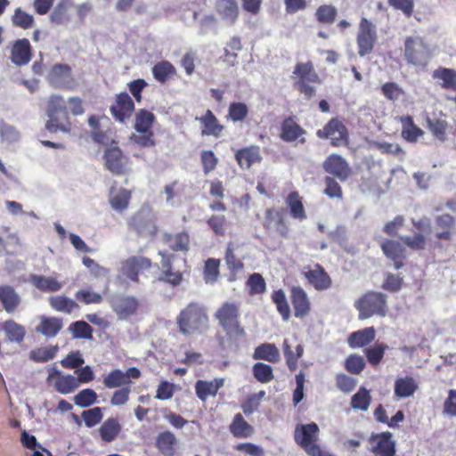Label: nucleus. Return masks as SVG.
<instances>
[{
	"mask_svg": "<svg viewBox=\"0 0 456 456\" xmlns=\"http://www.w3.org/2000/svg\"><path fill=\"white\" fill-rule=\"evenodd\" d=\"M325 170L335 176L345 180L349 175V167L346 160L338 156L332 154L324 162Z\"/></svg>",
	"mask_w": 456,
	"mask_h": 456,
	"instance_id": "23",
	"label": "nucleus"
},
{
	"mask_svg": "<svg viewBox=\"0 0 456 456\" xmlns=\"http://www.w3.org/2000/svg\"><path fill=\"white\" fill-rule=\"evenodd\" d=\"M320 138H328L333 145H340L346 141L347 131L338 119H331L322 129L317 131Z\"/></svg>",
	"mask_w": 456,
	"mask_h": 456,
	"instance_id": "12",
	"label": "nucleus"
},
{
	"mask_svg": "<svg viewBox=\"0 0 456 456\" xmlns=\"http://www.w3.org/2000/svg\"><path fill=\"white\" fill-rule=\"evenodd\" d=\"M143 214V210L136 214L131 221V226L136 231V232L140 236L145 238H152L158 232L155 220L150 214V212L148 213L146 219H144Z\"/></svg>",
	"mask_w": 456,
	"mask_h": 456,
	"instance_id": "16",
	"label": "nucleus"
},
{
	"mask_svg": "<svg viewBox=\"0 0 456 456\" xmlns=\"http://www.w3.org/2000/svg\"><path fill=\"white\" fill-rule=\"evenodd\" d=\"M376 41L375 27L367 19H362L360 22L359 32L357 35V45L359 54L364 56L372 51Z\"/></svg>",
	"mask_w": 456,
	"mask_h": 456,
	"instance_id": "9",
	"label": "nucleus"
},
{
	"mask_svg": "<svg viewBox=\"0 0 456 456\" xmlns=\"http://www.w3.org/2000/svg\"><path fill=\"white\" fill-rule=\"evenodd\" d=\"M253 357L270 362H277L280 360V352L275 345L266 343L255 349Z\"/></svg>",
	"mask_w": 456,
	"mask_h": 456,
	"instance_id": "37",
	"label": "nucleus"
},
{
	"mask_svg": "<svg viewBox=\"0 0 456 456\" xmlns=\"http://www.w3.org/2000/svg\"><path fill=\"white\" fill-rule=\"evenodd\" d=\"M70 6L69 0H63L60 2L53 9L51 14V20L53 22L61 24L67 20L68 12Z\"/></svg>",
	"mask_w": 456,
	"mask_h": 456,
	"instance_id": "56",
	"label": "nucleus"
},
{
	"mask_svg": "<svg viewBox=\"0 0 456 456\" xmlns=\"http://www.w3.org/2000/svg\"><path fill=\"white\" fill-rule=\"evenodd\" d=\"M30 281L37 289L45 293L58 292L65 284L58 279V276L33 275L30 277Z\"/></svg>",
	"mask_w": 456,
	"mask_h": 456,
	"instance_id": "20",
	"label": "nucleus"
},
{
	"mask_svg": "<svg viewBox=\"0 0 456 456\" xmlns=\"http://www.w3.org/2000/svg\"><path fill=\"white\" fill-rule=\"evenodd\" d=\"M428 126L434 136L438 140H444L447 124L440 119H428Z\"/></svg>",
	"mask_w": 456,
	"mask_h": 456,
	"instance_id": "62",
	"label": "nucleus"
},
{
	"mask_svg": "<svg viewBox=\"0 0 456 456\" xmlns=\"http://www.w3.org/2000/svg\"><path fill=\"white\" fill-rule=\"evenodd\" d=\"M202 124L201 134L203 135H213L218 137L224 126L219 124L217 118L214 116L211 110H207L205 115L201 118H197Z\"/></svg>",
	"mask_w": 456,
	"mask_h": 456,
	"instance_id": "30",
	"label": "nucleus"
},
{
	"mask_svg": "<svg viewBox=\"0 0 456 456\" xmlns=\"http://www.w3.org/2000/svg\"><path fill=\"white\" fill-rule=\"evenodd\" d=\"M383 94L390 101H397L403 95V90L395 83H386L381 87Z\"/></svg>",
	"mask_w": 456,
	"mask_h": 456,
	"instance_id": "64",
	"label": "nucleus"
},
{
	"mask_svg": "<svg viewBox=\"0 0 456 456\" xmlns=\"http://www.w3.org/2000/svg\"><path fill=\"white\" fill-rule=\"evenodd\" d=\"M75 115L84 113L82 100L78 97H69L65 100L59 94H53L48 101V120L45 128L51 133L69 134L72 130V124L69 120L67 109Z\"/></svg>",
	"mask_w": 456,
	"mask_h": 456,
	"instance_id": "1",
	"label": "nucleus"
},
{
	"mask_svg": "<svg viewBox=\"0 0 456 456\" xmlns=\"http://www.w3.org/2000/svg\"><path fill=\"white\" fill-rule=\"evenodd\" d=\"M282 223V214L277 209H267L265 212V225L269 229H279Z\"/></svg>",
	"mask_w": 456,
	"mask_h": 456,
	"instance_id": "63",
	"label": "nucleus"
},
{
	"mask_svg": "<svg viewBox=\"0 0 456 456\" xmlns=\"http://www.w3.org/2000/svg\"><path fill=\"white\" fill-rule=\"evenodd\" d=\"M82 418L86 427H94L97 425L102 419V409L100 407H94L85 411L82 413Z\"/></svg>",
	"mask_w": 456,
	"mask_h": 456,
	"instance_id": "61",
	"label": "nucleus"
},
{
	"mask_svg": "<svg viewBox=\"0 0 456 456\" xmlns=\"http://www.w3.org/2000/svg\"><path fill=\"white\" fill-rule=\"evenodd\" d=\"M418 388L417 380L411 376L397 377L395 380L394 393L398 398L411 397Z\"/></svg>",
	"mask_w": 456,
	"mask_h": 456,
	"instance_id": "21",
	"label": "nucleus"
},
{
	"mask_svg": "<svg viewBox=\"0 0 456 456\" xmlns=\"http://www.w3.org/2000/svg\"><path fill=\"white\" fill-rule=\"evenodd\" d=\"M375 336L376 331L373 327L365 328L352 333L348 338V344L351 347H362L370 343Z\"/></svg>",
	"mask_w": 456,
	"mask_h": 456,
	"instance_id": "34",
	"label": "nucleus"
},
{
	"mask_svg": "<svg viewBox=\"0 0 456 456\" xmlns=\"http://www.w3.org/2000/svg\"><path fill=\"white\" fill-rule=\"evenodd\" d=\"M304 275L306 280L317 290H325L331 286V279L328 273L319 265L305 270Z\"/></svg>",
	"mask_w": 456,
	"mask_h": 456,
	"instance_id": "19",
	"label": "nucleus"
},
{
	"mask_svg": "<svg viewBox=\"0 0 456 456\" xmlns=\"http://www.w3.org/2000/svg\"><path fill=\"white\" fill-rule=\"evenodd\" d=\"M47 383L53 387L58 393L68 395L77 390L78 380L70 374L61 373L55 366H49L47 369Z\"/></svg>",
	"mask_w": 456,
	"mask_h": 456,
	"instance_id": "7",
	"label": "nucleus"
},
{
	"mask_svg": "<svg viewBox=\"0 0 456 456\" xmlns=\"http://www.w3.org/2000/svg\"><path fill=\"white\" fill-rule=\"evenodd\" d=\"M272 299L275 303L277 310L281 314L282 319L288 321L290 316V308L284 291L282 289L273 291Z\"/></svg>",
	"mask_w": 456,
	"mask_h": 456,
	"instance_id": "44",
	"label": "nucleus"
},
{
	"mask_svg": "<svg viewBox=\"0 0 456 456\" xmlns=\"http://www.w3.org/2000/svg\"><path fill=\"white\" fill-rule=\"evenodd\" d=\"M69 330L76 338H92V328L91 326L84 322L78 321L73 322L69 326Z\"/></svg>",
	"mask_w": 456,
	"mask_h": 456,
	"instance_id": "55",
	"label": "nucleus"
},
{
	"mask_svg": "<svg viewBox=\"0 0 456 456\" xmlns=\"http://www.w3.org/2000/svg\"><path fill=\"white\" fill-rule=\"evenodd\" d=\"M176 438L170 431L160 433L156 440V445L164 456H173Z\"/></svg>",
	"mask_w": 456,
	"mask_h": 456,
	"instance_id": "36",
	"label": "nucleus"
},
{
	"mask_svg": "<svg viewBox=\"0 0 456 456\" xmlns=\"http://www.w3.org/2000/svg\"><path fill=\"white\" fill-rule=\"evenodd\" d=\"M402 123V136L409 142H416L424 134V131L418 127L411 116L400 118Z\"/></svg>",
	"mask_w": 456,
	"mask_h": 456,
	"instance_id": "29",
	"label": "nucleus"
},
{
	"mask_svg": "<svg viewBox=\"0 0 456 456\" xmlns=\"http://www.w3.org/2000/svg\"><path fill=\"white\" fill-rule=\"evenodd\" d=\"M155 118L152 112L146 110H139L135 114L134 130L139 134L152 133L151 129Z\"/></svg>",
	"mask_w": 456,
	"mask_h": 456,
	"instance_id": "32",
	"label": "nucleus"
},
{
	"mask_svg": "<svg viewBox=\"0 0 456 456\" xmlns=\"http://www.w3.org/2000/svg\"><path fill=\"white\" fill-rule=\"evenodd\" d=\"M291 300L296 317H304L309 313L310 303L306 292L302 288L294 287L292 289Z\"/></svg>",
	"mask_w": 456,
	"mask_h": 456,
	"instance_id": "24",
	"label": "nucleus"
},
{
	"mask_svg": "<svg viewBox=\"0 0 456 456\" xmlns=\"http://www.w3.org/2000/svg\"><path fill=\"white\" fill-rule=\"evenodd\" d=\"M105 167L112 173L122 175L128 170V159L117 146H110L104 153Z\"/></svg>",
	"mask_w": 456,
	"mask_h": 456,
	"instance_id": "10",
	"label": "nucleus"
},
{
	"mask_svg": "<svg viewBox=\"0 0 456 456\" xmlns=\"http://www.w3.org/2000/svg\"><path fill=\"white\" fill-rule=\"evenodd\" d=\"M215 316L229 334L239 335L242 333L239 325V305L237 304L229 302L223 304L216 310Z\"/></svg>",
	"mask_w": 456,
	"mask_h": 456,
	"instance_id": "6",
	"label": "nucleus"
},
{
	"mask_svg": "<svg viewBox=\"0 0 456 456\" xmlns=\"http://www.w3.org/2000/svg\"><path fill=\"white\" fill-rule=\"evenodd\" d=\"M111 307L119 320H126L137 313L139 302L133 296H118L112 298Z\"/></svg>",
	"mask_w": 456,
	"mask_h": 456,
	"instance_id": "11",
	"label": "nucleus"
},
{
	"mask_svg": "<svg viewBox=\"0 0 456 456\" xmlns=\"http://www.w3.org/2000/svg\"><path fill=\"white\" fill-rule=\"evenodd\" d=\"M134 110V104L131 97L126 93H121L117 95L115 103L110 107V112L120 123H125L129 118Z\"/></svg>",
	"mask_w": 456,
	"mask_h": 456,
	"instance_id": "14",
	"label": "nucleus"
},
{
	"mask_svg": "<svg viewBox=\"0 0 456 456\" xmlns=\"http://www.w3.org/2000/svg\"><path fill=\"white\" fill-rule=\"evenodd\" d=\"M73 400L76 405L86 408L96 403L97 395L93 389L86 388L77 393Z\"/></svg>",
	"mask_w": 456,
	"mask_h": 456,
	"instance_id": "49",
	"label": "nucleus"
},
{
	"mask_svg": "<svg viewBox=\"0 0 456 456\" xmlns=\"http://www.w3.org/2000/svg\"><path fill=\"white\" fill-rule=\"evenodd\" d=\"M131 196V191L126 188L112 187L109 193V203L114 211L121 213L128 208Z\"/></svg>",
	"mask_w": 456,
	"mask_h": 456,
	"instance_id": "18",
	"label": "nucleus"
},
{
	"mask_svg": "<svg viewBox=\"0 0 456 456\" xmlns=\"http://www.w3.org/2000/svg\"><path fill=\"white\" fill-rule=\"evenodd\" d=\"M220 262L217 259L210 258L205 264L204 279L207 283H213L219 275Z\"/></svg>",
	"mask_w": 456,
	"mask_h": 456,
	"instance_id": "57",
	"label": "nucleus"
},
{
	"mask_svg": "<svg viewBox=\"0 0 456 456\" xmlns=\"http://www.w3.org/2000/svg\"><path fill=\"white\" fill-rule=\"evenodd\" d=\"M151 267L150 259L142 256H132L120 263L119 278L125 281L138 282V275Z\"/></svg>",
	"mask_w": 456,
	"mask_h": 456,
	"instance_id": "8",
	"label": "nucleus"
},
{
	"mask_svg": "<svg viewBox=\"0 0 456 456\" xmlns=\"http://www.w3.org/2000/svg\"><path fill=\"white\" fill-rule=\"evenodd\" d=\"M62 328V322L56 317H42L37 330L45 337H54Z\"/></svg>",
	"mask_w": 456,
	"mask_h": 456,
	"instance_id": "35",
	"label": "nucleus"
},
{
	"mask_svg": "<svg viewBox=\"0 0 456 456\" xmlns=\"http://www.w3.org/2000/svg\"><path fill=\"white\" fill-rule=\"evenodd\" d=\"M248 113V106L243 102H232L228 108V118L233 122L242 121Z\"/></svg>",
	"mask_w": 456,
	"mask_h": 456,
	"instance_id": "52",
	"label": "nucleus"
},
{
	"mask_svg": "<svg viewBox=\"0 0 456 456\" xmlns=\"http://www.w3.org/2000/svg\"><path fill=\"white\" fill-rule=\"evenodd\" d=\"M286 203L290 209V214L293 218L298 220H305L306 218L305 208L298 193H289L286 199Z\"/></svg>",
	"mask_w": 456,
	"mask_h": 456,
	"instance_id": "38",
	"label": "nucleus"
},
{
	"mask_svg": "<svg viewBox=\"0 0 456 456\" xmlns=\"http://www.w3.org/2000/svg\"><path fill=\"white\" fill-rule=\"evenodd\" d=\"M293 73L297 78V82L315 83L318 81V76L311 62L297 64Z\"/></svg>",
	"mask_w": 456,
	"mask_h": 456,
	"instance_id": "40",
	"label": "nucleus"
},
{
	"mask_svg": "<svg viewBox=\"0 0 456 456\" xmlns=\"http://www.w3.org/2000/svg\"><path fill=\"white\" fill-rule=\"evenodd\" d=\"M361 320L373 315L384 317L387 313V297L380 292H367L354 303Z\"/></svg>",
	"mask_w": 456,
	"mask_h": 456,
	"instance_id": "3",
	"label": "nucleus"
},
{
	"mask_svg": "<svg viewBox=\"0 0 456 456\" xmlns=\"http://www.w3.org/2000/svg\"><path fill=\"white\" fill-rule=\"evenodd\" d=\"M216 12L222 20L229 25H233L238 20L240 14L236 0H218L216 4Z\"/></svg>",
	"mask_w": 456,
	"mask_h": 456,
	"instance_id": "17",
	"label": "nucleus"
},
{
	"mask_svg": "<svg viewBox=\"0 0 456 456\" xmlns=\"http://www.w3.org/2000/svg\"><path fill=\"white\" fill-rule=\"evenodd\" d=\"M370 445L371 452L376 456H395V442L389 433L373 436L370 440Z\"/></svg>",
	"mask_w": 456,
	"mask_h": 456,
	"instance_id": "15",
	"label": "nucleus"
},
{
	"mask_svg": "<svg viewBox=\"0 0 456 456\" xmlns=\"http://www.w3.org/2000/svg\"><path fill=\"white\" fill-rule=\"evenodd\" d=\"M2 328L10 341L20 342L25 336L24 328L12 320L4 322Z\"/></svg>",
	"mask_w": 456,
	"mask_h": 456,
	"instance_id": "43",
	"label": "nucleus"
},
{
	"mask_svg": "<svg viewBox=\"0 0 456 456\" xmlns=\"http://www.w3.org/2000/svg\"><path fill=\"white\" fill-rule=\"evenodd\" d=\"M433 77L440 81L444 88L456 87V70L447 68H439L433 73Z\"/></svg>",
	"mask_w": 456,
	"mask_h": 456,
	"instance_id": "39",
	"label": "nucleus"
},
{
	"mask_svg": "<svg viewBox=\"0 0 456 456\" xmlns=\"http://www.w3.org/2000/svg\"><path fill=\"white\" fill-rule=\"evenodd\" d=\"M253 374L261 383H268L273 379V368L263 362H256L253 366Z\"/></svg>",
	"mask_w": 456,
	"mask_h": 456,
	"instance_id": "51",
	"label": "nucleus"
},
{
	"mask_svg": "<svg viewBox=\"0 0 456 456\" xmlns=\"http://www.w3.org/2000/svg\"><path fill=\"white\" fill-rule=\"evenodd\" d=\"M305 134V130L302 129L299 125H297L291 118L286 119L281 126V137L282 140L286 142H296L299 140V142H304L305 139L303 135Z\"/></svg>",
	"mask_w": 456,
	"mask_h": 456,
	"instance_id": "31",
	"label": "nucleus"
},
{
	"mask_svg": "<svg viewBox=\"0 0 456 456\" xmlns=\"http://www.w3.org/2000/svg\"><path fill=\"white\" fill-rule=\"evenodd\" d=\"M103 384L108 388H115L127 385L124 371L116 369L110 372L103 379Z\"/></svg>",
	"mask_w": 456,
	"mask_h": 456,
	"instance_id": "53",
	"label": "nucleus"
},
{
	"mask_svg": "<svg viewBox=\"0 0 456 456\" xmlns=\"http://www.w3.org/2000/svg\"><path fill=\"white\" fill-rule=\"evenodd\" d=\"M337 16V9L331 4H322L316 9L315 18L319 22L331 24Z\"/></svg>",
	"mask_w": 456,
	"mask_h": 456,
	"instance_id": "48",
	"label": "nucleus"
},
{
	"mask_svg": "<svg viewBox=\"0 0 456 456\" xmlns=\"http://www.w3.org/2000/svg\"><path fill=\"white\" fill-rule=\"evenodd\" d=\"M224 384V379L221 378L211 381L198 380L195 384L196 395L201 401H206L210 396H216Z\"/></svg>",
	"mask_w": 456,
	"mask_h": 456,
	"instance_id": "22",
	"label": "nucleus"
},
{
	"mask_svg": "<svg viewBox=\"0 0 456 456\" xmlns=\"http://www.w3.org/2000/svg\"><path fill=\"white\" fill-rule=\"evenodd\" d=\"M11 61L18 66L28 62V39L22 38L16 40L11 48Z\"/></svg>",
	"mask_w": 456,
	"mask_h": 456,
	"instance_id": "27",
	"label": "nucleus"
},
{
	"mask_svg": "<svg viewBox=\"0 0 456 456\" xmlns=\"http://www.w3.org/2000/svg\"><path fill=\"white\" fill-rule=\"evenodd\" d=\"M189 242V235L186 232H179L167 238L168 247L175 251L187 250Z\"/></svg>",
	"mask_w": 456,
	"mask_h": 456,
	"instance_id": "50",
	"label": "nucleus"
},
{
	"mask_svg": "<svg viewBox=\"0 0 456 456\" xmlns=\"http://www.w3.org/2000/svg\"><path fill=\"white\" fill-rule=\"evenodd\" d=\"M236 160L241 168L248 169L253 164L259 163L262 159L258 147L250 146L238 151L235 154Z\"/></svg>",
	"mask_w": 456,
	"mask_h": 456,
	"instance_id": "25",
	"label": "nucleus"
},
{
	"mask_svg": "<svg viewBox=\"0 0 456 456\" xmlns=\"http://www.w3.org/2000/svg\"><path fill=\"white\" fill-rule=\"evenodd\" d=\"M153 76L159 82H165L175 72V67L167 61L157 63L152 69Z\"/></svg>",
	"mask_w": 456,
	"mask_h": 456,
	"instance_id": "47",
	"label": "nucleus"
},
{
	"mask_svg": "<svg viewBox=\"0 0 456 456\" xmlns=\"http://www.w3.org/2000/svg\"><path fill=\"white\" fill-rule=\"evenodd\" d=\"M404 57L410 64L425 66L431 58V53L420 37H409L404 42Z\"/></svg>",
	"mask_w": 456,
	"mask_h": 456,
	"instance_id": "5",
	"label": "nucleus"
},
{
	"mask_svg": "<svg viewBox=\"0 0 456 456\" xmlns=\"http://www.w3.org/2000/svg\"><path fill=\"white\" fill-rule=\"evenodd\" d=\"M231 432L238 437L246 438L252 435V427L243 419L241 414L235 415L231 425Z\"/></svg>",
	"mask_w": 456,
	"mask_h": 456,
	"instance_id": "42",
	"label": "nucleus"
},
{
	"mask_svg": "<svg viewBox=\"0 0 456 456\" xmlns=\"http://www.w3.org/2000/svg\"><path fill=\"white\" fill-rule=\"evenodd\" d=\"M233 251L234 247L232 243H230L227 247L224 260L228 269L232 273V276H234V274H236L237 273L240 272L243 268L242 262L236 258Z\"/></svg>",
	"mask_w": 456,
	"mask_h": 456,
	"instance_id": "54",
	"label": "nucleus"
},
{
	"mask_svg": "<svg viewBox=\"0 0 456 456\" xmlns=\"http://www.w3.org/2000/svg\"><path fill=\"white\" fill-rule=\"evenodd\" d=\"M0 302L7 313H12L20 305V298L12 286L1 285Z\"/></svg>",
	"mask_w": 456,
	"mask_h": 456,
	"instance_id": "26",
	"label": "nucleus"
},
{
	"mask_svg": "<svg viewBox=\"0 0 456 456\" xmlns=\"http://www.w3.org/2000/svg\"><path fill=\"white\" fill-rule=\"evenodd\" d=\"M0 136L3 141L12 143L20 139L19 131L4 121L0 122Z\"/></svg>",
	"mask_w": 456,
	"mask_h": 456,
	"instance_id": "58",
	"label": "nucleus"
},
{
	"mask_svg": "<svg viewBox=\"0 0 456 456\" xmlns=\"http://www.w3.org/2000/svg\"><path fill=\"white\" fill-rule=\"evenodd\" d=\"M58 349L57 346L36 348L30 352V359L38 362H47L55 357Z\"/></svg>",
	"mask_w": 456,
	"mask_h": 456,
	"instance_id": "45",
	"label": "nucleus"
},
{
	"mask_svg": "<svg viewBox=\"0 0 456 456\" xmlns=\"http://www.w3.org/2000/svg\"><path fill=\"white\" fill-rule=\"evenodd\" d=\"M49 82L55 87L72 89L76 86V81L67 65H56L48 74Z\"/></svg>",
	"mask_w": 456,
	"mask_h": 456,
	"instance_id": "13",
	"label": "nucleus"
},
{
	"mask_svg": "<svg viewBox=\"0 0 456 456\" xmlns=\"http://www.w3.org/2000/svg\"><path fill=\"white\" fill-rule=\"evenodd\" d=\"M319 428L315 423L297 425L295 429V440L310 456L320 454V447L316 444Z\"/></svg>",
	"mask_w": 456,
	"mask_h": 456,
	"instance_id": "4",
	"label": "nucleus"
},
{
	"mask_svg": "<svg viewBox=\"0 0 456 456\" xmlns=\"http://www.w3.org/2000/svg\"><path fill=\"white\" fill-rule=\"evenodd\" d=\"M48 301L51 307L57 312L71 314L74 310L78 309L76 301L62 295L52 296Z\"/></svg>",
	"mask_w": 456,
	"mask_h": 456,
	"instance_id": "33",
	"label": "nucleus"
},
{
	"mask_svg": "<svg viewBox=\"0 0 456 456\" xmlns=\"http://www.w3.org/2000/svg\"><path fill=\"white\" fill-rule=\"evenodd\" d=\"M265 396V391H260L256 394H253L248 397L246 402L242 404L243 411L246 414L252 413L255 410L258 408L263 398Z\"/></svg>",
	"mask_w": 456,
	"mask_h": 456,
	"instance_id": "60",
	"label": "nucleus"
},
{
	"mask_svg": "<svg viewBox=\"0 0 456 456\" xmlns=\"http://www.w3.org/2000/svg\"><path fill=\"white\" fill-rule=\"evenodd\" d=\"M176 322L183 334H193L208 327V318L200 306L191 304L180 313Z\"/></svg>",
	"mask_w": 456,
	"mask_h": 456,
	"instance_id": "2",
	"label": "nucleus"
},
{
	"mask_svg": "<svg viewBox=\"0 0 456 456\" xmlns=\"http://www.w3.org/2000/svg\"><path fill=\"white\" fill-rule=\"evenodd\" d=\"M161 256V274L159 276L160 281H164L174 286L181 283L183 275L180 272H174L171 269V260L169 256H167L162 252H159Z\"/></svg>",
	"mask_w": 456,
	"mask_h": 456,
	"instance_id": "28",
	"label": "nucleus"
},
{
	"mask_svg": "<svg viewBox=\"0 0 456 456\" xmlns=\"http://www.w3.org/2000/svg\"><path fill=\"white\" fill-rule=\"evenodd\" d=\"M77 300L89 305V304H100L102 301V297L94 291L90 289H80L75 294Z\"/></svg>",
	"mask_w": 456,
	"mask_h": 456,
	"instance_id": "59",
	"label": "nucleus"
},
{
	"mask_svg": "<svg viewBox=\"0 0 456 456\" xmlns=\"http://www.w3.org/2000/svg\"><path fill=\"white\" fill-rule=\"evenodd\" d=\"M120 425L116 419L110 418L100 428V435L106 442L113 441L120 432Z\"/></svg>",
	"mask_w": 456,
	"mask_h": 456,
	"instance_id": "41",
	"label": "nucleus"
},
{
	"mask_svg": "<svg viewBox=\"0 0 456 456\" xmlns=\"http://www.w3.org/2000/svg\"><path fill=\"white\" fill-rule=\"evenodd\" d=\"M370 400L371 397L370 395V392L366 388L361 387L359 391L353 395L351 406L354 410L367 411L370 406Z\"/></svg>",
	"mask_w": 456,
	"mask_h": 456,
	"instance_id": "46",
	"label": "nucleus"
}]
</instances>
